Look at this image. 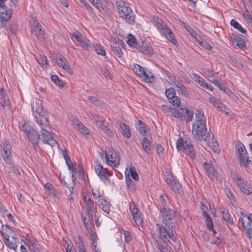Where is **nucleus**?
I'll list each match as a JSON object with an SVG mask.
<instances>
[{
    "label": "nucleus",
    "mask_w": 252,
    "mask_h": 252,
    "mask_svg": "<svg viewBox=\"0 0 252 252\" xmlns=\"http://www.w3.org/2000/svg\"><path fill=\"white\" fill-rule=\"evenodd\" d=\"M94 169L96 174L105 184H110L111 180L107 176H112V173L103 167L102 165L99 163H96Z\"/></svg>",
    "instance_id": "2eb2a0df"
},
{
    "label": "nucleus",
    "mask_w": 252,
    "mask_h": 252,
    "mask_svg": "<svg viewBox=\"0 0 252 252\" xmlns=\"http://www.w3.org/2000/svg\"><path fill=\"white\" fill-rule=\"evenodd\" d=\"M26 240L27 241V245L31 252H32V251L36 252V251L39 250L40 245L32 235L28 234L26 237Z\"/></svg>",
    "instance_id": "4be33fe9"
},
{
    "label": "nucleus",
    "mask_w": 252,
    "mask_h": 252,
    "mask_svg": "<svg viewBox=\"0 0 252 252\" xmlns=\"http://www.w3.org/2000/svg\"><path fill=\"white\" fill-rule=\"evenodd\" d=\"M222 216L225 221L229 223L231 225L234 224V222L230 214L228 213L227 210L223 209L221 211Z\"/></svg>",
    "instance_id": "e433bc0d"
},
{
    "label": "nucleus",
    "mask_w": 252,
    "mask_h": 252,
    "mask_svg": "<svg viewBox=\"0 0 252 252\" xmlns=\"http://www.w3.org/2000/svg\"><path fill=\"white\" fill-rule=\"evenodd\" d=\"M129 173L132 178L135 181L139 179V176L134 167L130 166L129 167Z\"/></svg>",
    "instance_id": "3c124183"
},
{
    "label": "nucleus",
    "mask_w": 252,
    "mask_h": 252,
    "mask_svg": "<svg viewBox=\"0 0 252 252\" xmlns=\"http://www.w3.org/2000/svg\"><path fill=\"white\" fill-rule=\"evenodd\" d=\"M103 127V128L101 130L103 132H104L108 136L110 137H112L114 136V133L113 132V131L106 126L105 127Z\"/></svg>",
    "instance_id": "774afa93"
},
{
    "label": "nucleus",
    "mask_w": 252,
    "mask_h": 252,
    "mask_svg": "<svg viewBox=\"0 0 252 252\" xmlns=\"http://www.w3.org/2000/svg\"><path fill=\"white\" fill-rule=\"evenodd\" d=\"M159 201L163 206V208H166V207L167 206L168 202L167 196L164 195L163 194L160 195L159 196Z\"/></svg>",
    "instance_id": "052dcab7"
},
{
    "label": "nucleus",
    "mask_w": 252,
    "mask_h": 252,
    "mask_svg": "<svg viewBox=\"0 0 252 252\" xmlns=\"http://www.w3.org/2000/svg\"><path fill=\"white\" fill-rule=\"evenodd\" d=\"M213 135L211 134L209 136V139L204 140L207 142L208 145L211 148L212 150L216 153L219 154L220 153V150L219 148V144L216 141L214 140L213 139Z\"/></svg>",
    "instance_id": "bb28decb"
},
{
    "label": "nucleus",
    "mask_w": 252,
    "mask_h": 252,
    "mask_svg": "<svg viewBox=\"0 0 252 252\" xmlns=\"http://www.w3.org/2000/svg\"><path fill=\"white\" fill-rule=\"evenodd\" d=\"M80 2L83 5V7L87 10V11L92 17H93L95 15L92 7L85 0H80Z\"/></svg>",
    "instance_id": "79ce46f5"
},
{
    "label": "nucleus",
    "mask_w": 252,
    "mask_h": 252,
    "mask_svg": "<svg viewBox=\"0 0 252 252\" xmlns=\"http://www.w3.org/2000/svg\"><path fill=\"white\" fill-rule=\"evenodd\" d=\"M176 90L179 93H181L184 96H188L189 94V93L186 87L183 84L181 86H180L179 87H178Z\"/></svg>",
    "instance_id": "bf43d9fd"
},
{
    "label": "nucleus",
    "mask_w": 252,
    "mask_h": 252,
    "mask_svg": "<svg viewBox=\"0 0 252 252\" xmlns=\"http://www.w3.org/2000/svg\"><path fill=\"white\" fill-rule=\"evenodd\" d=\"M0 152L4 161L7 164H10L11 157V145L8 142L5 141L0 145Z\"/></svg>",
    "instance_id": "dca6fc26"
},
{
    "label": "nucleus",
    "mask_w": 252,
    "mask_h": 252,
    "mask_svg": "<svg viewBox=\"0 0 252 252\" xmlns=\"http://www.w3.org/2000/svg\"><path fill=\"white\" fill-rule=\"evenodd\" d=\"M176 147L178 151L185 153L191 159L196 158V154L191 141L188 139L184 140L179 138L176 142Z\"/></svg>",
    "instance_id": "423d86ee"
},
{
    "label": "nucleus",
    "mask_w": 252,
    "mask_h": 252,
    "mask_svg": "<svg viewBox=\"0 0 252 252\" xmlns=\"http://www.w3.org/2000/svg\"><path fill=\"white\" fill-rule=\"evenodd\" d=\"M236 152L239 154L238 158L240 163V165L246 167L249 163L252 161L249 160L247 150L243 144H239L236 147Z\"/></svg>",
    "instance_id": "9b49d317"
},
{
    "label": "nucleus",
    "mask_w": 252,
    "mask_h": 252,
    "mask_svg": "<svg viewBox=\"0 0 252 252\" xmlns=\"http://www.w3.org/2000/svg\"><path fill=\"white\" fill-rule=\"evenodd\" d=\"M160 217L164 226L158 223L156 224L157 230L160 238L163 239L168 236L172 241H176L177 237L172 230V224L176 221L175 212L172 209L163 208L160 211Z\"/></svg>",
    "instance_id": "f257e3e1"
},
{
    "label": "nucleus",
    "mask_w": 252,
    "mask_h": 252,
    "mask_svg": "<svg viewBox=\"0 0 252 252\" xmlns=\"http://www.w3.org/2000/svg\"><path fill=\"white\" fill-rule=\"evenodd\" d=\"M82 197L85 206L87 210V215L89 216L90 214H95V208L93 201L91 199L90 195L86 192H82Z\"/></svg>",
    "instance_id": "f3484780"
},
{
    "label": "nucleus",
    "mask_w": 252,
    "mask_h": 252,
    "mask_svg": "<svg viewBox=\"0 0 252 252\" xmlns=\"http://www.w3.org/2000/svg\"><path fill=\"white\" fill-rule=\"evenodd\" d=\"M12 14L13 10L11 9L0 12V27H6V23L11 19Z\"/></svg>",
    "instance_id": "b1692460"
},
{
    "label": "nucleus",
    "mask_w": 252,
    "mask_h": 252,
    "mask_svg": "<svg viewBox=\"0 0 252 252\" xmlns=\"http://www.w3.org/2000/svg\"><path fill=\"white\" fill-rule=\"evenodd\" d=\"M137 128L139 132L143 136L146 135L147 127L146 125L143 123L141 121H138V126Z\"/></svg>",
    "instance_id": "4c0bfd02"
},
{
    "label": "nucleus",
    "mask_w": 252,
    "mask_h": 252,
    "mask_svg": "<svg viewBox=\"0 0 252 252\" xmlns=\"http://www.w3.org/2000/svg\"><path fill=\"white\" fill-rule=\"evenodd\" d=\"M41 128V134L38 139H40L44 143L54 146L57 143L56 140L53 137V133L49 129L50 122L48 119L44 118L43 122L37 123Z\"/></svg>",
    "instance_id": "7ed1b4c3"
},
{
    "label": "nucleus",
    "mask_w": 252,
    "mask_h": 252,
    "mask_svg": "<svg viewBox=\"0 0 252 252\" xmlns=\"http://www.w3.org/2000/svg\"><path fill=\"white\" fill-rule=\"evenodd\" d=\"M195 34V39L196 41L202 47L206 49L211 50L212 48L211 46L207 43L205 40H200V37L199 35L196 34L195 32L194 33Z\"/></svg>",
    "instance_id": "c9c22d12"
},
{
    "label": "nucleus",
    "mask_w": 252,
    "mask_h": 252,
    "mask_svg": "<svg viewBox=\"0 0 252 252\" xmlns=\"http://www.w3.org/2000/svg\"><path fill=\"white\" fill-rule=\"evenodd\" d=\"M125 176H126V184L127 187V188L129 190H132L134 188V184L132 181V180L130 179V177L129 175V173L126 174V172H125Z\"/></svg>",
    "instance_id": "49530a36"
},
{
    "label": "nucleus",
    "mask_w": 252,
    "mask_h": 252,
    "mask_svg": "<svg viewBox=\"0 0 252 252\" xmlns=\"http://www.w3.org/2000/svg\"><path fill=\"white\" fill-rule=\"evenodd\" d=\"M118 128L121 131L122 135L127 139L131 137V131L129 126L121 122L118 123Z\"/></svg>",
    "instance_id": "cd10ccee"
},
{
    "label": "nucleus",
    "mask_w": 252,
    "mask_h": 252,
    "mask_svg": "<svg viewBox=\"0 0 252 252\" xmlns=\"http://www.w3.org/2000/svg\"><path fill=\"white\" fill-rule=\"evenodd\" d=\"M235 40L237 46H238L240 48H242L246 46V42L243 38L239 37H236L235 38Z\"/></svg>",
    "instance_id": "4d7b16f0"
},
{
    "label": "nucleus",
    "mask_w": 252,
    "mask_h": 252,
    "mask_svg": "<svg viewBox=\"0 0 252 252\" xmlns=\"http://www.w3.org/2000/svg\"><path fill=\"white\" fill-rule=\"evenodd\" d=\"M127 44L131 47H135L137 45V41L134 36L131 34H129L127 36Z\"/></svg>",
    "instance_id": "de8ad7c7"
},
{
    "label": "nucleus",
    "mask_w": 252,
    "mask_h": 252,
    "mask_svg": "<svg viewBox=\"0 0 252 252\" xmlns=\"http://www.w3.org/2000/svg\"><path fill=\"white\" fill-rule=\"evenodd\" d=\"M230 24L235 29L238 30L240 32L245 33L246 32V31L242 27V26L235 20L232 19L230 21Z\"/></svg>",
    "instance_id": "ea45409f"
},
{
    "label": "nucleus",
    "mask_w": 252,
    "mask_h": 252,
    "mask_svg": "<svg viewBox=\"0 0 252 252\" xmlns=\"http://www.w3.org/2000/svg\"><path fill=\"white\" fill-rule=\"evenodd\" d=\"M122 231L125 237V241L126 242L130 241L132 239V236L130 233L127 231H126L124 230H123Z\"/></svg>",
    "instance_id": "69168bd1"
},
{
    "label": "nucleus",
    "mask_w": 252,
    "mask_h": 252,
    "mask_svg": "<svg viewBox=\"0 0 252 252\" xmlns=\"http://www.w3.org/2000/svg\"><path fill=\"white\" fill-rule=\"evenodd\" d=\"M118 12L120 16L126 22L131 24L135 21V15L123 0H117L116 1Z\"/></svg>",
    "instance_id": "39448f33"
},
{
    "label": "nucleus",
    "mask_w": 252,
    "mask_h": 252,
    "mask_svg": "<svg viewBox=\"0 0 252 252\" xmlns=\"http://www.w3.org/2000/svg\"><path fill=\"white\" fill-rule=\"evenodd\" d=\"M0 232L3 240L9 238L11 235L14 233L12 229L8 226L3 224L0 227Z\"/></svg>",
    "instance_id": "c756f323"
},
{
    "label": "nucleus",
    "mask_w": 252,
    "mask_h": 252,
    "mask_svg": "<svg viewBox=\"0 0 252 252\" xmlns=\"http://www.w3.org/2000/svg\"><path fill=\"white\" fill-rule=\"evenodd\" d=\"M90 117L92 120L94 121L95 124L97 127L100 129H102L103 128V127L106 126L104 125L105 119L103 116L98 115L94 113H92L90 114Z\"/></svg>",
    "instance_id": "a878e982"
},
{
    "label": "nucleus",
    "mask_w": 252,
    "mask_h": 252,
    "mask_svg": "<svg viewBox=\"0 0 252 252\" xmlns=\"http://www.w3.org/2000/svg\"><path fill=\"white\" fill-rule=\"evenodd\" d=\"M239 189L242 192L247 195H249L252 192V189L250 187L248 182H246V184H244L243 185L240 186Z\"/></svg>",
    "instance_id": "37998d69"
},
{
    "label": "nucleus",
    "mask_w": 252,
    "mask_h": 252,
    "mask_svg": "<svg viewBox=\"0 0 252 252\" xmlns=\"http://www.w3.org/2000/svg\"><path fill=\"white\" fill-rule=\"evenodd\" d=\"M92 194L97 200L99 207L106 213L108 214L110 211V204L104 196H101L99 190L94 189H92Z\"/></svg>",
    "instance_id": "6e6552de"
},
{
    "label": "nucleus",
    "mask_w": 252,
    "mask_h": 252,
    "mask_svg": "<svg viewBox=\"0 0 252 252\" xmlns=\"http://www.w3.org/2000/svg\"><path fill=\"white\" fill-rule=\"evenodd\" d=\"M105 158L106 163L111 167H117L119 165V154L114 151H105Z\"/></svg>",
    "instance_id": "ddd939ff"
},
{
    "label": "nucleus",
    "mask_w": 252,
    "mask_h": 252,
    "mask_svg": "<svg viewBox=\"0 0 252 252\" xmlns=\"http://www.w3.org/2000/svg\"><path fill=\"white\" fill-rule=\"evenodd\" d=\"M71 38L75 44L85 49H89L91 47L90 41L78 32H73L71 34Z\"/></svg>",
    "instance_id": "4468645a"
},
{
    "label": "nucleus",
    "mask_w": 252,
    "mask_h": 252,
    "mask_svg": "<svg viewBox=\"0 0 252 252\" xmlns=\"http://www.w3.org/2000/svg\"><path fill=\"white\" fill-rule=\"evenodd\" d=\"M202 210H203V216L206 219L207 227L210 230H212L213 228V224L211 219L207 214L206 211L204 210V209H202Z\"/></svg>",
    "instance_id": "58836bf2"
},
{
    "label": "nucleus",
    "mask_w": 252,
    "mask_h": 252,
    "mask_svg": "<svg viewBox=\"0 0 252 252\" xmlns=\"http://www.w3.org/2000/svg\"><path fill=\"white\" fill-rule=\"evenodd\" d=\"M142 148L145 153L150 154L151 150L153 148V145L150 141H149L146 137L142 139L141 141Z\"/></svg>",
    "instance_id": "2f4dec72"
},
{
    "label": "nucleus",
    "mask_w": 252,
    "mask_h": 252,
    "mask_svg": "<svg viewBox=\"0 0 252 252\" xmlns=\"http://www.w3.org/2000/svg\"><path fill=\"white\" fill-rule=\"evenodd\" d=\"M192 133L196 140L202 141L209 139L211 133L207 132L206 119L204 113L201 110L195 112V121L192 125Z\"/></svg>",
    "instance_id": "f03ea898"
},
{
    "label": "nucleus",
    "mask_w": 252,
    "mask_h": 252,
    "mask_svg": "<svg viewBox=\"0 0 252 252\" xmlns=\"http://www.w3.org/2000/svg\"><path fill=\"white\" fill-rule=\"evenodd\" d=\"M20 129L26 135L29 140L32 144L34 148L38 146L37 141L39 135L33 129L30 122L22 120L19 123Z\"/></svg>",
    "instance_id": "20e7f679"
},
{
    "label": "nucleus",
    "mask_w": 252,
    "mask_h": 252,
    "mask_svg": "<svg viewBox=\"0 0 252 252\" xmlns=\"http://www.w3.org/2000/svg\"><path fill=\"white\" fill-rule=\"evenodd\" d=\"M178 106L175 108L174 113V117L177 118H181L185 121H191L193 117V112L187 108H179Z\"/></svg>",
    "instance_id": "1a4fd4ad"
},
{
    "label": "nucleus",
    "mask_w": 252,
    "mask_h": 252,
    "mask_svg": "<svg viewBox=\"0 0 252 252\" xmlns=\"http://www.w3.org/2000/svg\"><path fill=\"white\" fill-rule=\"evenodd\" d=\"M168 238L167 236L166 238H161L159 236V239L161 240L160 243L158 244V248L160 252H170L168 251V245L167 242L166 241V239Z\"/></svg>",
    "instance_id": "473e14b6"
},
{
    "label": "nucleus",
    "mask_w": 252,
    "mask_h": 252,
    "mask_svg": "<svg viewBox=\"0 0 252 252\" xmlns=\"http://www.w3.org/2000/svg\"><path fill=\"white\" fill-rule=\"evenodd\" d=\"M31 32L38 40H42L44 38V30L35 19H32L31 21Z\"/></svg>",
    "instance_id": "f8f14e48"
},
{
    "label": "nucleus",
    "mask_w": 252,
    "mask_h": 252,
    "mask_svg": "<svg viewBox=\"0 0 252 252\" xmlns=\"http://www.w3.org/2000/svg\"><path fill=\"white\" fill-rule=\"evenodd\" d=\"M131 67L133 72L145 82L152 83L154 81L152 73L150 72H146L145 68L140 65L133 63Z\"/></svg>",
    "instance_id": "0eeeda50"
},
{
    "label": "nucleus",
    "mask_w": 252,
    "mask_h": 252,
    "mask_svg": "<svg viewBox=\"0 0 252 252\" xmlns=\"http://www.w3.org/2000/svg\"><path fill=\"white\" fill-rule=\"evenodd\" d=\"M37 61L43 68L46 67L48 64V60L47 58L44 56L40 57L38 59H37Z\"/></svg>",
    "instance_id": "5fc2aeb1"
},
{
    "label": "nucleus",
    "mask_w": 252,
    "mask_h": 252,
    "mask_svg": "<svg viewBox=\"0 0 252 252\" xmlns=\"http://www.w3.org/2000/svg\"><path fill=\"white\" fill-rule=\"evenodd\" d=\"M162 34H163L168 41L173 44L177 43L175 39L174 33L172 32L170 29L165 23L160 28L158 29Z\"/></svg>",
    "instance_id": "6ab92c4d"
},
{
    "label": "nucleus",
    "mask_w": 252,
    "mask_h": 252,
    "mask_svg": "<svg viewBox=\"0 0 252 252\" xmlns=\"http://www.w3.org/2000/svg\"><path fill=\"white\" fill-rule=\"evenodd\" d=\"M46 192L51 197H56L58 196V191L51 184L47 183L44 186Z\"/></svg>",
    "instance_id": "c85d7f7f"
},
{
    "label": "nucleus",
    "mask_w": 252,
    "mask_h": 252,
    "mask_svg": "<svg viewBox=\"0 0 252 252\" xmlns=\"http://www.w3.org/2000/svg\"><path fill=\"white\" fill-rule=\"evenodd\" d=\"M201 74L207 77L209 81L212 80L214 78V73L211 70L203 69L201 71Z\"/></svg>",
    "instance_id": "c03bdc74"
},
{
    "label": "nucleus",
    "mask_w": 252,
    "mask_h": 252,
    "mask_svg": "<svg viewBox=\"0 0 252 252\" xmlns=\"http://www.w3.org/2000/svg\"><path fill=\"white\" fill-rule=\"evenodd\" d=\"M9 104V99L8 97H0V105L2 107L4 108L8 106Z\"/></svg>",
    "instance_id": "680f3d73"
},
{
    "label": "nucleus",
    "mask_w": 252,
    "mask_h": 252,
    "mask_svg": "<svg viewBox=\"0 0 252 252\" xmlns=\"http://www.w3.org/2000/svg\"><path fill=\"white\" fill-rule=\"evenodd\" d=\"M103 127V128L101 130L103 132H104L108 136L110 137H112L114 136V133L113 132V131L106 126L105 127Z\"/></svg>",
    "instance_id": "338daca9"
},
{
    "label": "nucleus",
    "mask_w": 252,
    "mask_h": 252,
    "mask_svg": "<svg viewBox=\"0 0 252 252\" xmlns=\"http://www.w3.org/2000/svg\"><path fill=\"white\" fill-rule=\"evenodd\" d=\"M198 83L200 84V86H202L203 87L208 89L210 91L213 90V87L209 85L207 82H206L203 79H202L200 81L198 82Z\"/></svg>",
    "instance_id": "0e129e2a"
},
{
    "label": "nucleus",
    "mask_w": 252,
    "mask_h": 252,
    "mask_svg": "<svg viewBox=\"0 0 252 252\" xmlns=\"http://www.w3.org/2000/svg\"><path fill=\"white\" fill-rule=\"evenodd\" d=\"M243 17L245 22L252 27V11L246 9L243 11Z\"/></svg>",
    "instance_id": "72a5a7b5"
},
{
    "label": "nucleus",
    "mask_w": 252,
    "mask_h": 252,
    "mask_svg": "<svg viewBox=\"0 0 252 252\" xmlns=\"http://www.w3.org/2000/svg\"><path fill=\"white\" fill-rule=\"evenodd\" d=\"M232 178L233 179L234 182L239 187V188L240 187V186L243 185V184H246V182H247V181L242 178L241 176L238 174H233L232 175Z\"/></svg>",
    "instance_id": "f704fd0d"
},
{
    "label": "nucleus",
    "mask_w": 252,
    "mask_h": 252,
    "mask_svg": "<svg viewBox=\"0 0 252 252\" xmlns=\"http://www.w3.org/2000/svg\"><path fill=\"white\" fill-rule=\"evenodd\" d=\"M204 168L207 172L208 176L210 177H213L214 176V170L212 166L206 162H204Z\"/></svg>",
    "instance_id": "09e8293b"
},
{
    "label": "nucleus",
    "mask_w": 252,
    "mask_h": 252,
    "mask_svg": "<svg viewBox=\"0 0 252 252\" xmlns=\"http://www.w3.org/2000/svg\"><path fill=\"white\" fill-rule=\"evenodd\" d=\"M5 245L10 249L16 251L18 247V243L15 242L10 241L9 238H6L3 240Z\"/></svg>",
    "instance_id": "a19ab883"
},
{
    "label": "nucleus",
    "mask_w": 252,
    "mask_h": 252,
    "mask_svg": "<svg viewBox=\"0 0 252 252\" xmlns=\"http://www.w3.org/2000/svg\"><path fill=\"white\" fill-rule=\"evenodd\" d=\"M90 2L93 3V4L100 11L101 13L104 10L103 5L102 3L100 0H89Z\"/></svg>",
    "instance_id": "a18cd8bd"
},
{
    "label": "nucleus",
    "mask_w": 252,
    "mask_h": 252,
    "mask_svg": "<svg viewBox=\"0 0 252 252\" xmlns=\"http://www.w3.org/2000/svg\"><path fill=\"white\" fill-rule=\"evenodd\" d=\"M250 213L247 215L244 212H241L240 216L239 219V221L242 223V226L243 228H246L248 227L251 226L252 216Z\"/></svg>",
    "instance_id": "393cba45"
},
{
    "label": "nucleus",
    "mask_w": 252,
    "mask_h": 252,
    "mask_svg": "<svg viewBox=\"0 0 252 252\" xmlns=\"http://www.w3.org/2000/svg\"><path fill=\"white\" fill-rule=\"evenodd\" d=\"M166 96L169 102L176 107L179 106L181 104V99L179 97L175 95V90L173 88H169L166 90Z\"/></svg>",
    "instance_id": "aec40b11"
},
{
    "label": "nucleus",
    "mask_w": 252,
    "mask_h": 252,
    "mask_svg": "<svg viewBox=\"0 0 252 252\" xmlns=\"http://www.w3.org/2000/svg\"><path fill=\"white\" fill-rule=\"evenodd\" d=\"M111 48L113 53L118 58L122 57L124 51V48L123 46V42L118 40L115 42H113L111 44Z\"/></svg>",
    "instance_id": "5701e85b"
},
{
    "label": "nucleus",
    "mask_w": 252,
    "mask_h": 252,
    "mask_svg": "<svg viewBox=\"0 0 252 252\" xmlns=\"http://www.w3.org/2000/svg\"><path fill=\"white\" fill-rule=\"evenodd\" d=\"M129 211L133 217V220L135 223L138 225H141L143 223V220L141 218L139 210L133 201L131 202L129 204Z\"/></svg>",
    "instance_id": "a211bd4d"
},
{
    "label": "nucleus",
    "mask_w": 252,
    "mask_h": 252,
    "mask_svg": "<svg viewBox=\"0 0 252 252\" xmlns=\"http://www.w3.org/2000/svg\"><path fill=\"white\" fill-rule=\"evenodd\" d=\"M52 81L59 87H63L65 82L59 79L58 76L56 75H53L51 76Z\"/></svg>",
    "instance_id": "8fccbe9b"
},
{
    "label": "nucleus",
    "mask_w": 252,
    "mask_h": 252,
    "mask_svg": "<svg viewBox=\"0 0 252 252\" xmlns=\"http://www.w3.org/2000/svg\"><path fill=\"white\" fill-rule=\"evenodd\" d=\"M162 110L167 116L174 117L173 111H174L175 108H170L167 106H163Z\"/></svg>",
    "instance_id": "864d4df0"
},
{
    "label": "nucleus",
    "mask_w": 252,
    "mask_h": 252,
    "mask_svg": "<svg viewBox=\"0 0 252 252\" xmlns=\"http://www.w3.org/2000/svg\"><path fill=\"white\" fill-rule=\"evenodd\" d=\"M94 48L95 52L97 54L104 56H105L106 51L101 45L96 44V45L94 46Z\"/></svg>",
    "instance_id": "6e6d98bb"
},
{
    "label": "nucleus",
    "mask_w": 252,
    "mask_h": 252,
    "mask_svg": "<svg viewBox=\"0 0 252 252\" xmlns=\"http://www.w3.org/2000/svg\"><path fill=\"white\" fill-rule=\"evenodd\" d=\"M138 48L141 53L146 55H152L154 53L153 48L150 44L142 42Z\"/></svg>",
    "instance_id": "7c9ffc66"
},
{
    "label": "nucleus",
    "mask_w": 252,
    "mask_h": 252,
    "mask_svg": "<svg viewBox=\"0 0 252 252\" xmlns=\"http://www.w3.org/2000/svg\"><path fill=\"white\" fill-rule=\"evenodd\" d=\"M32 110L33 113H35V122L39 123L43 122L44 118L48 119L47 114L43 111L41 102L39 100L34 102L32 104Z\"/></svg>",
    "instance_id": "9d476101"
},
{
    "label": "nucleus",
    "mask_w": 252,
    "mask_h": 252,
    "mask_svg": "<svg viewBox=\"0 0 252 252\" xmlns=\"http://www.w3.org/2000/svg\"><path fill=\"white\" fill-rule=\"evenodd\" d=\"M56 63L59 66L62 67L65 71L70 75L73 73L70 64L66 59L62 55H59L56 58Z\"/></svg>",
    "instance_id": "412c9836"
},
{
    "label": "nucleus",
    "mask_w": 252,
    "mask_h": 252,
    "mask_svg": "<svg viewBox=\"0 0 252 252\" xmlns=\"http://www.w3.org/2000/svg\"><path fill=\"white\" fill-rule=\"evenodd\" d=\"M76 129H77L79 132L83 134H88L89 132L88 129L82 123L78 126Z\"/></svg>",
    "instance_id": "603ef678"
},
{
    "label": "nucleus",
    "mask_w": 252,
    "mask_h": 252,
    "mask_svg": "<svg viewBox=\"0 0 252 252\" xmlns=\"http://www.w3.org/2000/svg\"><path fill=\"white\" fill-rule=\"evenodd\" d=\"M153 18L158 29L165 24V23H164L162 20L158 16H154Z\"/></svg>",
    "instance_id": "e2e57ef3"
},
{
    "label": "nucleus",
    "mask_w": 252,
    "mask_h": 252,
    "mask_svg": "<svg viewBox=\"0 0 252 252\" xmlns=\"http://www.w3.org/2000/svg\"><path fill=\"white\" fill-rule=\"evenodd\" d=\"M170 186L172 190L175 192H180L181 186L180 184L176 180H175Z\"/></svg>",
    "instance_id": "13d9d810"
}]
</instances>
